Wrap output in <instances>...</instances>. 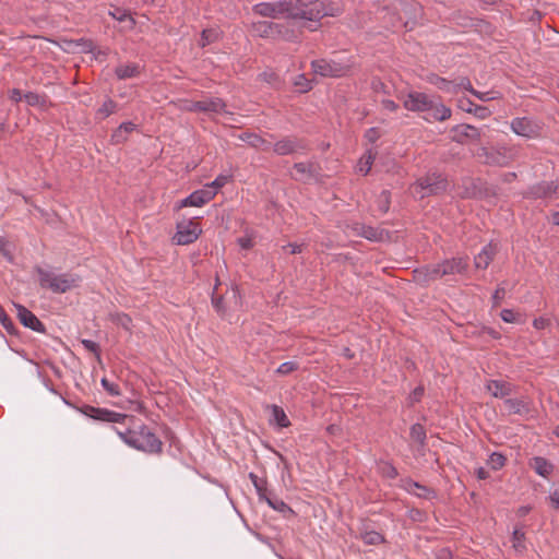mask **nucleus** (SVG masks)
Masks as SVG:
<instances>
[{
  "label": "nucleus",
  "mask_w": 559,
  "mask_h": 559,
  "mask_svg": "<svg viewBox=\"0 0 559 559\" xmlns=\"http://www.w3.org/2000/svg\"><path fill=\"white\" fill-rule=\"evenodd\" d=\"M216 194V191L211 189H201L192 192L189 197L181 200L180 203L176 206V210H180L186 206H202L203 204L210 202Z\"/></svg>",
  "instance_id": "14"
},
{
  "label": "nucleus",
  "mask_w": 559,
  "mask_h": 559,
  "mask_svg": "<svg viewBox=\"0 0 559 559\" xmlns=\"http://www.w3.org/2000/svg\"><path fill=\"white\" fill-rule=\"evenodd\" d=\"M272 413H273L275 423L281 428H286V427L290 426V421L287 418V416L282 407L277 406V405H272Z\"/></svg>",
  "instance_id": "38"
},
{
  "label": "nucleus",
  "mask_w": 559,
  "mask_h": 559,
  "mask_svg": "<svg viewBox=\"0 0 559 559\" xmlns=\"http://www.w3.org/2000/svg\"><path fill=\"white\" fill-rule=\"evenodd\" d=\"M400 11L404 12L407 21L403 23L405 27L408 26L409 21L416 23V13L420 10L419 4L415 0H399ZM399 10V8H395Z\"/></svg>",
  "instance_id": "25"
},
{
  "label": "nucleus",
  "mask_w": 559,
  "mask_h": 559,
  "mask_svg": "<svg viewBox=\"0 0 559 559\" xmlns=\"http://www.w3.org/2000/svg\"><path fill=\"white\" fill-rule=\"evenodd\" d=\"M255 29L262 37H275L276 34L282 33L283 24H276L273 22H259L255 25Z\"/></svg>",
  "instance_id": "27"
},
{
  "label": "nucleus",
  "mask_w": 559,
  "mask_h": 559,
  "mask_svg": "<svg viewBox=\"0 0 559 559\" xmlns=\"http://www.w3.org/2000/svg\"><path fill=\"white\" fill-rule=\"evenodd\" d=\"M82 344L87 350L94 353L99 358L100 348L96 342L91 340H82Z\"/></svg>",
  "instance_id": "50"
},
{
  "label": "nucleus",
  "mask_w": 559,
  "mask_h": 559,
  "mask_svg": "<svg viewBox=\"0 0 559 559\" xmlns=\"http://www.w3.org/2000/svg\"><path fill=\"white\" fill-rule=\"evenodd\" d=\"M53 400H55V401H53V404H55L57 407H60V408H62V409H64L67 405H70V401H69L67 397L62 396V395H60V396H55V397H53Z\"/></svg>",
  "instance_id": "60"
},
{
  "label": "nucleus",
  "mask_w": 559,
  "mask_h": 559,
  "mask_svg": "<svg viewBox=\"0 0 559 559\" xmlns=\"http://www.w3.org/2000/svg\"><path fill=\"white\" fill-rule=\"evenodd\" d=\"M109 14L119 22L129 21V28H133L135 25L134 19L131 16L130 12L126 9L114 7L112 10L109 11Z\"/></svg>",
  "instance_id": "35"
},
{
  "label": "nucleus",
  "mask_w": 559,
  "mask_h": 559,
  "mask_svg": "<svg viewBox=\"0 0 559 559\" xmlns=\"http://www.w3.org/2000/svg\"><path fill=\"white\" fill-rule=\"evenodd\" d=\"M451 140L459 144H466L469 142H479L480 141V131L478 128L467 124L461 123L454 126L451 130Z\"/></svg>",
  "instance_id": "8"
},
{
  "label": "nucleus",
  "mask_w": 559,
  "mask_h": 559,
  "mask_svg": "<svg viewBox=\"0 0 559 559\" xmlns=\"http://www.w3.org/2000/svg\"><path fill=\"white\" fill-rule=\"evenodd\" d=\"M381 104L384 109L390 110V111H395L399 108V105L394 100H391V99H383L381 102Z\"/></svg>",
  "instance_id": "61"
},
{
  "label": "nucleus",
  "mask_w": 559,
  "mask_h": 559,
  "mask_svg": "<svg viewBox=\"0 0 559 559\" xmlns=\"http://www.w3.org/2000/svg\"><path fill=\"white\" fill-rule=\"evenodd\" d=\"M20 322L25 326L38 333H46L44 323L26 307L20 304H13Z\"/></svg>",
  "instance_id": "13"
},
{
  "label": "nucleus",
  "mask_w": 559,
  "mask_h": 559,
  "mask_svg": "<svg viewBox=\"0 0 559 559\" xmlns=\"http://www.w3.org/2000/svg\"><path fill=\"white\" fill-rule=\"evenodd\" d=\"M380 469H381V473L383 476L391 478V479L396 478L399 475L395 466H393V464H391L389 462H382Z\"/></svg>",
  "instance_id": "47"
},
{
  "label": "nucleus",
  "mask_w": 559,
  "mask_h": 559,
  "mask_svg": "<svg viewBox=\"0 0 559 559\" xmlns=\"http://www.w3.org/2000/svg\"><path fill=\"white\" fill-rule=\"evenodd\" d=\"M0 323L10 335H17L19 330L14 325L11 318L7 314L2 306L0 305Z\"/></svg>",
  "instance_id": "37"
},
{
  "label": "nucleus",
  "mask_w": 559,
  "mask_h": 559,
  "mask_svg": "<svg viewBox=\"0 0 559 559\" xmlns=\"http://www.w3.org/2000/svg\"><path fill=\"white\" fill-rule=\"evenodd\" d=\"M497 253V246L491 242L475 257V266L477 269L486 270Z\"/></svg>",
  "instance_id": "23"
},
{
  "label": "nucleus",
  "mask_w": 559,
  "mask_h": 559,
  "mask_svg": "<svg viewBox=\"0 0 559 559\" xmlns=\"http://www.w3.org/2000/svg\"><path fill=\"white\" fill-rule=\"evenodd\" d=\"M140 73L139 67L136 64H121L115 69V74L118 79L124 80L129 78H133Z\"/></svg>",
  "instance_id": "30"
},
{
  "label": "nucleus",
  "mask_w": 559,
  "mask_h": 559,
  "mask_svg": "<svg viewBox=\"0 0 559 559\" xmlns=\"http://www.w3.org/2000/svg\"><path fill=\"white\" fill-rule=\"evenodd\" d=\"M365 138L370 142L374 143L380 138L378 128H370L366 131Z\"/></svg>",
  "instance_id": "57"
},
{
  "label": "nucleus",
  "mask_w": 559,
  "mask_h": 559,
  "mask_svg": "<svg viewBox=\"0 0 559 559\" xmlns=\"http://www.w3.org/2000/svg\"><path fill=\"white\" fill-rule=\"evenodd\" d=\"M121 439L130 447L147 452L160 453L163 442L156 435L145 425H141L138 429H128L126 432H119Z\"/></svg>",
  "instance_id": "2"
},
{
  "label": "nucleus",
  "mask_w": 559,
  "mask_h": 559,
  "mask_svg": "<svg viewBox=\"0 0 559 559\" xmlns=\"http://www.w3.org/2000/svg\"><path fill=\"white\" fill-rule=\"evenodd\" d=\"M102 385L111 396H117L120 394L118 384L110 382L106 378L102 379Z\"/></svg>",
  "instance_id": "48"
},
{
  "label": "nucleus",
  "mask_w": 559,
  "mask_h": 559,
  "mask_svg": "<svg viewBox=\"0 0 559 559\" xmlns=\"http://www.w3.org/2000/svg\"><path fill=\"white\" fill-rule=\"evenodd\" d=\"M23 96H24V94L22 93V91H21V90H19V88H13V90L11 91L10 98H11V100H13V102H16V103H17V102H21V100L23 99Z\"/></svg>",
  "instance_id": "62"
},
{
  "label": "nucleus",
  "mask_w": 559,
  "mask_h": 559,
  "mask_svg": "<svg viewBox=\"0 0 559 559\" xmlns=\"http://www.w3.org/2000/svg\"><path fill=\"white\" fill-rule=\"evenodd\" d=\"M536 473L540 476L547 477L554 469L552 464H550L545 457L535 456L533 459Z\"/></svg>",
  "instance_id": "31"
},
{
  "label": "nucleus",
  "mask_w": 559,
  "mask_h": 559,
  "mask_svg": "<svg viewBox=\"0 0 559 559\" xmlns=\"http://www.w3.org/2000/svg\"><path fill=\"white\" fill-rule=\"evenodd\" d=\"M506 289L503 287H498L492 295V306L498 307L501 300L504 298Z\"/></svg>",
  "instance_id": "52"
},
{
  "label": "nucleus",
  "mask_w": 559,
  "mask_h": 559,
  "mask_svg": "<svg viewBox=\"0 0 559 559\" xmlns=\"http://www.w3.org/2000/svg\"><path fill=\"white\" fill-rule=\"evenodd\" d=\"M362 540L367 545H379L384 542V537L378 532L370 531L362 535Z\"/></svg>",
  "instance_id": "39"
},
{
  "label": "nucleus",
  "mask_w": 559,
  "mask_h": 559,
  "mask_svg": "<svg viewBox=\"0 0 559 559\" xmlns=\"http://www.w3.org/2000/svg\"><path fill=\"white\" fill-rule=\"evenodd\" d=\"M249 478L252 481L254 488L257 489V492L259 495V498L261 500H264L265 497H267V480L266 478H260L254 473L249 474Z\"/></svg>",
  "instance_id": "32"
},
{
  "label": "nucleus",
  "mask_w": 559,
  "mask_h": 559,
  "mask_svg": "<svg viewBox=\"0 0 559 559\" xmlns=\"http://www.w3.org/2000/svg\"><path fill=\"white\" fill-rule=\"evenodd\" d=\"M80 411L84 415H86L93 419H97L100 421H107V423H122V421H124L126 418L129 417L126 414H120V413L109 411L107 408H98V407H94L91 405H85L82 408H80Z\"/></svg>",
  "instance_id": "10"
},
{
  "label": "nucleus",
  "mask_w": 559,
  "mask_h": 559,
  "mask_svg": "<svg viewBox=\"0 0 559 559\" xmlns=\"http://www.w3.org/2000/svg\"><path fill=\"white\" fill-rule=\"evenodd\" d=\"M38 274V282L40 287L50 289L52 293H64L70 288V282L67 275H58L52 271L45 270L40 266L35 267Z\"/></svg>",
  "instance_id": "5"
},
{
  "label": "nucleus",
  "mask_w": 559,
  "mask_h": 559,
  "mask_svg": "<svg viewBox=\"0 0 559 559\" xmlns=\"http://www.w3.org/2000/svg\"><path fill=\"white\" fill-rule=\"evenodd\" d=\"M411 439L416 441L420 448L426 445V429L421 424H414L409 431Z\"/></svg>",
  "instance_id": "33"
},
{
  "label": "nucleus",
  "mask_w": 559,
  "mask_h": 559,
  "mask_svg": "<svg viewBox=\"0 0 559 559\" xmlns=\"http://www.w3.org/2000/svg\"><path fill=\"white\" fill-rule=\"evenodd\" d=\"M264 500L267 502V504L273 508L276 511H280L284 514L288 513L290 515L295 514V511L286 504L283 500L276 498V497H265Z\"/></svg>",
  "instance_id": "34"
},
{
  "label": "nucleus",
  "mask_w": 559,
  "mask_h": 559,
  "mask_svg": "<svg viewBox=\"0 0 559 559\" xmlns=\"http://www.w3.org/2000/svg\"><path fill=\"white\" fill-rule=\"evenodd\" d=\"M404 108L411 111L427 112L432 108V99L425 93L411 92L404 99Z\"/></svg>",
  "instance_id": "11"
},
{
  "label": "nucleus",
  "mask_w": 559,
  "mask_h": 559,
  "mask_svg": "<svg viewBox=\"0 0 559 559\" xmlns=\"http://www.w3.org/2000/svg\"><path fill=\"white\" fill-rule=\"evenodd\" d=\"M294 169L301 176L299 179H302L304 176L312 177L313 170H312V164H306V163H295ZM298 179V177H296Z\"/></svg>",
  "instance_id": "44"
},
{
  "label": "nucleus",
  "mask_w": 559,
  "mask_h": 559,
  "mask_svg": "<svg viewBox=\"0 0 559 559\" xmlns=\"http://www.w3.org/2000/svg\"><path fill=\"white\" fill-rule=\"evenodd\" d=\"M212 305L214 307V309L216 310V312L221 316V317H224L226 314V306H225V301H224V297L222 295H215L213 293L212 295Z\"/></svg>",
  "instance_id": "42"
},
{
  "label": "nucleus",
  "mask_w": 559,
  "mask_h": 559,
  "mask_svg": "<svg viewBox=\"0 0 559 559\" xmlns=\"http://www.w3.org/2000/svg\"><path fill=\"white\" fill-rule=\"evenodd\" d=\"M500 316H501V319L508 323H513L516 320V313L511 309H503L501 311Z\"/></svg>",
  "instance_id": "53"
},
{
  "label": "nucleus",
  "mask_w": 559,
  "mask_h": 559,
  "mask_svg": "<svg viewBox=\"0 0 559 559\" xmlns=\"http://www.w3.org/2000/svg\"><path fill=\"white\" fill-rule=\"evenodd\" d=\"M504 406L508 414H521L526 408V404L521 399H507L504 400Z\"/></svg>",
  "instance_id": "36"
},
{
  "label": "nucleus",
  "mask_w": 559,
  "mask_h": 559,
  "mask_svg": "<svg viewBox=\"0 0 559 559\" xmlns=\"http://www.w3.org/2000/svg\"><path fill=\"white\" fill-rule=\"evenodd\" d=\"M295 86L299 87L300 93H306L312 88L311 81L306 78L305 74H299L295 82Z\"/></svg>",
  "instance_id": "46"
},
{
  "label": "nucleus",
  "mask_w": 559,
  "mask_h": 559,
  "mask_svg": "<svg viewBox=\"0 0 559 559\" xmlns=\"http://www.w3.org/2000/svg\"><path fill=\"white\" fill-rule=\"evenodd\" d=\"M200 234L201 229H199L198 224L193 221L179 222L177 223V233L174 236V240H176L177 245H190L198 239Z\"/></svg>",
  "instance_id": "9"
},
{
  "label": "nucleus",
  "mask_w": 559,
  "mask_h": 559,
  "mask_svg": "<svg viewBox=\"0 0 559 559\" xmlns=\"http://www.w3.org/2000/svg\"><path fill=\"white\" fill-rule=\"evenodd\" d=\"M306 145L302 143V141L294 138H285L280 141H277L273 145V150L277 155H289L293 154L299 150H306Z\"/></svg>",
  "instance_id": "17"
},
{
  "label": "nucleus",
  "mask_w": 559,
  "mask_h": 559,
  "mask_svg": "<svg viewBox=\"0 0 559 559\" xmlns=\"http://www.w3.org/2000/svg\"><path fill=\"white\" fill-rule=\"evenodd\" d=\"M550 501H551V506L552 508L555 509H559V492L558 491H554L550 497H549Z\"/></svg>",
  "instance_id": "64"
},
{
  "label": "nucleus",
  "mask_w": 559,
  "mask_h": 559,
  "mask_svg": "<svg viewBox=\"0 0 559 559\" xmlns=\"http://www.w3.org/2000/svg\"><path fill=\"white\" fill-rule=\"evenodd\" d=\"M441 277L439 264H427L413 271V281L423 287Z\"/></svg>",
  "instance_id": "12"
},
{
  "label": "nucleus",
  "mask_w": 559,
  "mask_h": 559,
  "mask_svg": "<svg viewBox=\"0 0 559 559\" xmlns=\"http://www.w3.org/2000/svg\"><path fill=\"white\" fill-rule=\"evenodd\" d=\"M282 14L293 20H305L308 22L319 23L326 15L325 5L320 0L310 1L308 3L301 0H282L278 1Z\"/></svg>",
  "instance_id": "1"
},
{
  "label": "nucleus",
  "mask_w": 559,
  "mask_h": 559,
  "mask_svg": "<svg viewBox=\"0 0 559 559\" xmlns=\"http://www.w3.org/2000/svg\"><path fill=\"white\" fill-rule=\"evenodd\" d=\"M117 109V103L112 99L108 98L104 102L103 106L98 109V114L103 116V118L108 117L114 114Z\"/></svg>",
  "instance_id": "45"
},
{
  "label": "nucleus",
  "mask_w": 559,
  "mask_h": 559,
  "mask_svg": "<svg viewBox=\"0 0 559 559\" xmlns=\"http://www.w3.org/2000/svg\"><path fill=\"white\" fill-rule=\"evenodd\" d=\"M525 533L520 530H514L512 534L513 548L516 551H523L525 549L524 545Z\"/></svg>",
  "instance_id": "40"
},
{
  "label": "nucleus",
  "mask_w": 559,
  "mask_h": 559,
  "mask_svg": "<svg viewBox=\"0 0 559 559\" xmlns=\"http://www.w3.org/2000/svg\"><path fill=\"white\" fill-rule=\"evenodd\" d=\"M511 129L516 135L533 139L540 136L543 127L532 118L521 117L512 120Z\"/></svg>",
  "instance_id": "7"
},
{
  "label": "nucleus",
  "mask_w": 559,
  "mask_h": 559,
  "mask_svg": "<svg viewBox=\"0 0 559 559\" xmlns=\"http://www.w3.org/2000/svg\"><path fill=\"white\" fill-rule=\"evenodd\" d=\"M226 104L222 98L215 97L206 100H199L193 103L192 109L204 112H222Z\"/></svg>",
  "instance_id": "22"
},
{
  "label": "nucleus",
  "mask_w": 559,
  "mask_h": 559,
  "mask_svg": "<svg viewBox=\"0 0 559 559\" xmlns=\"http://www.w3.org/2000/svg\"><path fill=\"white\" fill-rule=\"evenodd\" d=\"M486 389L492 396L503 399L511 395L513 385L510 382L501 380H490L486 384Z\"/></svg>",
  "instance_id": "21"
},
{
  "label": "nucleus",
  "mask_w": 559,
  "mask_h": 559,
  "mask_svg": "<svg viewBox=\"0 0 559 559\" xmlns=\"http://www.w3.org/2000/svg\"><path fill=\"white\" fill-rule=\"evenodd\" d=\"M506 456L499 452H493L488 460V464L492 469H499L506 464Z\"/></svg>",
  "instance_id": "41"
},
{
  "label": "nucleus",
  "mask_w": 559,
  "mask_h": 559,
  "mask_svg": "<svg viewBox=\"0 0 559 559\" xmlns=\"http://www.w3.org/2000/svg\"><path fill=\"white\" fill-rule=\"evenodd\" d=\"M135 124L132 122H122L111 134L112 144H121L127 141V133L132 132Z\"/></svg>",
  "instance_id": "29"
},
{
  "label": "nucleus",
  "mask_w": 559,
  "mask_h": 559,
  "mask_svg": "<svg viewBox=\"0 0 559 559\" xmlns=\"http://www.w3.org/2000/svg\"><path fill=\"white\" fill-rule=\"evenodd\" d=\"M23 99H25V102L31 106H36L40 103V96L33 92L24 94Z\"/></svg>",
  "instance_id": "51"
},
{
  "label": "nucleus",
  "mask_w": 559,
  "mask_h": 559,
  "mask_svg": "<svg viewBox=\"0 0 559 559\" xmlns=\"http://www.w3.org/2000/svg\"><path fill=\"white\" fill-rule=\"evenodd\" d=\"M442 277L452 274H462L467 269V262L463 258H452L438 263Z\"/></svg>",
  "instance_id": "18"
},
{
  "label": "nucleus",
  "mask_w": 559,
  "mask_h": 559,
  "mask_svg": "<svg viewBox=\"0 0 559 559\" xmlns=\"http://www.w3.org/2000/svg\"><path fill=\"white\" fill-rule=\"evenodd\" d=\"M311 68L316 74L325 78H342L347 75L350 71L349 64L332 59L313 60Z\"/></svg>",
  "instance_id": "4"
},
{
  "label": "nucleus",
  "mask_w": 559,
  "mask_h": 559,
  "mask_svg": "<svg viewBox=\"0 0 559 559\" xmlns=\"http://www.w3.org/2000/svg\"><path fill=\"white\" fill-rule=\"evenodd\" d=\"M276 36H281L285 40H296L297 35L293 29H289L287 26L283 25L282 33L276 34Z\"/></svg>",
  "instance_id": "54"
},
{
  "label": "nucleus",
  "mask_w": 559,
  "mask_h": 559,
  "mask_svg": "<svg viewBox=\"0 0 559 559\" xmlns=\"http://www.w3.org/2000/svg\"><path fill=\"white\" fill-rule=\"evenodd\" d=\"M239 139L248 143V145H250L253 148H261L263 151H267L272 146V143L270 141L252 132H243L239 135Z\"/></svg>",
  "instance_id": "24"
},
{
  "label": "nucleus",
  "mask_w": 559,
  "mask_h": 559,
  "mask_svg": "<svg viewBox=\"0 0 559 559\" xmlns=\"http://www.w3.org/2000/svg\"><path fill=\"white\" fill-rule=\"evenodd\" d=\"M448 186L447 177L438 173L427 174L416 181V187L420 189L421 198L444 193L448 190Z\"/></svg>",
  "instance_id": "3"
},
{
  "label": "nucleus",
  "mask_w": 559,
  "mask_h": 559,
  "mask_svg": "<svg viewBox=\"0 0 559 559\" xmlns=\"http://www.w3.org/2000/svg\"><path fill=\"white\" fill-rule=\"evenodd\" d=\"M354 230L361 237L371 241H384L390 239V233L388 230L364 224H356Z\"/></svg>",
  "instance_id": "16"
},
{
  "label": "nucleus",
  "mask_w": 559,
  "mask_h": 559,
  "mask_svg": "<svg viewBox=\"0 0 559 559\" xmlns=\"http://www.w3.org/2000/svg\"><path fill=\"white\" fill-rule=\"evenodd\" d=\"M457 86L463 87L464 90L468 91L471 94L475 90L472 86L471 81H469V79L467 76L461 78L460 82L457 83Z\"/></svg>",
  "instance_id": "59"
},
{
  "label": "nucleus",
  "mask_w": 559,
  "mask_h": 559,
  "mask_svg": "<svg viewBox=\"0 0 559 559\" xmlns=\"http://www.w3.org/2000/svg\"><path fill=\"white\" fill-rule=\"evenodd\" d=\"M429 117H426V120H430L432 118L437 121H444L451 117V109L443 105L442 103H435L432 100V108L427 111Z\"/></svg>",
  "instance_id": "28"
},
{
  "label": "nucleus",
  "mask_w": 559,
  "mask_h": 559,
  "mask_svg": "<svg viewBox=\"0 0 559 559\" xmlns=\"http://www.w3.org/2000/svg\"><path fill=\"white\" fill-rule=\"evenodd\" d=\"M277 5H278V1L272 2V3L262 2V3L255 4L253 7V11L261 16L277 19L281 15H283L282 11L280 10V8Z\"/></svg>",
  "instance_id": "26"
},
{
  "label": "nucleus",
  "mask_w": 559,
  "mask_h": 559,
  "mask_svg": "<svg viewBox=\"0 0 559 559\" xmlns=\"http://www.w3.org/2000/svg\"><path fill=\"white\" fill-rule=\"evenodd\" d=\"M298 369V364L296 361H286L283 362L278 368L277 372L281 374H289L290 372Z\"/></svg>",
  "instance_id": "49"
},
{
  "label": "nucleus",
  "mask_w": 559,
  "mask_h": 559,
  "mask_svg": "<svg viewBox=\"0 0 559 559\" xmlns=\"http://www.w3.org/2000/svg\"><path fill=\"white\" fill-rule=\"evenodd\" d=\"M457 107L468 114H473L479 119H486L491 115L488 107L474 104L469 98L463 97L457 100Z\"/></svg>",
  "instance_id": "19"
},
{
  "label": "nucleus",
  "mask_w": 559,
  "mask_h": 559,
  "mask_svg": "<svg viewBox=\"0 0 559 559\" xmlns=\"http://www.w3.org/2000/svg\"><path fill=\"white\" fill-rule=\"evenodd\" d=\"M472 94H473L474 96H476L478 99L483 100V102H487V100H490V99H495V98H496V97H489V96H488V94H489V93H481V92L476 91V90H474V91L472 92Z\"/></svg>",
  "instance_id": "63"
},
{
  "label": "nucleus",
  "mask_w": 559,
  "mask_h": 559,
  "mask_svg": "<svg viewBox=\"0 0 559 559\" xmlns=\"http://www.w3.org/2000/svg\"><path fill=\"white\" fill-rule=\"evenodd\" d=\"M498 195V188L489 185L480 178L469 179L465 187L464 197L476 199H488Z\"/></svg>",
  "instance_id": "6"
},
{
  "label": "nucleus",
  "mask_w": 559,
  "mask_h": 559,
  "mask_svg": "<svg viewBox=\"0 0 559 559\" xmlns=\"http://www.w3.org/2000/svg\"><path fill=\"white\" fill-rule=\"evenodd\" d=\"M533 325L535 329L542 330L549 325V320L545 319L543 317H539V318L534 319Z\"/></svg>",
  "instance_id": "58"
},
{
  "label": "nucleus",
  "mask_w": 559,
  "mask_h": 559,
  "mask_svg": "<svg viewBox=\"0 0 559 559\" xmlns=\"http://www.w3.org/2000/svg\"><path fill=\"white\" fill-rule=\"evenodd\" d=\"M231 178V175H219L215 178L214 181L206 185V188L216 191L217 189L223 188L227 182H229Z\"/></svg>",
  "instance_id": "43"
},
{
  "label": "nucleus",
  "mask_w": 559,
  "mask_h": 559,
  "mask_svg": "<svg viewBox=\"0 0 559 559\" xmlns=\"http://www.w3.org/2000/svg\"><path fill=\"white\" fill-rule=\"evenodd\" d=\"M424 392H425V389L423 385H418L417 388H415L413 390V392L411 393L409 395V400L412 403H416V402H419L420 399L423 397L424 395Z\"/></svg>",
  "instance_id": "55"
},
{
  "label": "nucleus",
  "mask_w": 559,
  "mask_h": 559,
  "mask_svg": "<svg viewBox=\"0 0 559 559\" xmlns=\"http://www.w3.org/2000/svg\"><path fill=\"white\" fill-rule=\"evenodd\" d=\"M559 193V185L555 181H542L538 182L523 193L524 198L543 199L550 198L554 194Z\"/></svg>",
  "instance_id": "15"
},
{
  "label": "nucleus",
  "mask_w": 559,
  "mask_h": 559,
  "mask_svg": "<svg viewBox=\"0 0 559 559\" xmlns=\"http://www.w3.org/2000/svg\"><path fill=\"white\" fill-rule=\"evenodd\" d=\"M381 198H382V200H381V204H380V210L383 213H386L389 211V206H390V192L382 191Z\"/></svg>",
  "instance_id": "56"
},
{
  "label": "nucleus",
  "mask_w": 559,
  "mask_h": 559,
  "mask_svg": "<svg viewBox=\"0 0 559 559\" xmlns=\"http://www.w3.org/2000/svg\"><path fill=\"white\" fill-rule=\"evenodd\" d=\"M86 53L88 55L90 61H94L98 58L100 51L95 52V46L90 39H72V55Z\"/></svg>",
  "instance_id": "20"
}]
</instances>
